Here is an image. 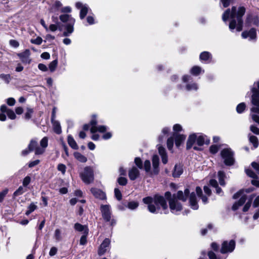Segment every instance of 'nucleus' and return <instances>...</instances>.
<instances>
[{
    "label": "nucleus",
    "mask_w": 259,
    "mask_h": 259,
    "mask_svg": "<svg viewBox=\"0 0 259 259\" xmlns=\"http://www.w3.org/2000/svg\"><path fill=\"white\" fill-rule=\"evenodd\" d=\"M245 12V9L243 7H239L238 11L235 7L232 8L231 10L227 9L223 15V20L226 22L229 18L231 21L229 24V28L232 30L235 28L237 31H240L242 29V17Z\"/></svg>",
    "instance_id": "nucleus-1"
},
{
    "label": "nucleus",
    "mask_w": 259,
    "mask_h": 259,
    "mask_svg": "<svg viewBox=\"0 0 259 259\" xmlns=\"http://www.w3.org/2000/svg\"><path fill=\"white\" fill-rule=\"evenodd\" d=\"M189 194L190 191L188 188L184 190V193L182 191H179L176 195L174 194L172 196V197H171V193L169 192L165 193V197L169 201V208L173 213L177 214L182 209V206L178 202V199L185 201Z\"/></svg>",
    "instance_id": "nucleus-2"
},
{
    "label": "nucleus",
    "mask_w": 259,
    "mask_h": 259,
    "mask_svg": "<svg viewBox=\"0 0 259 259\" xmlns=\"http://www.w3.org/2000/svg\"><path fill=\"white\" fill-rule=\"evenodd\" d=\"M249 189L246 190H241L237 192L233 195L234 199L239 198V200L236 202L232 206V209L236 210L238 208L242 205L246 200H247L246 203L245 204L243 208V211L244 212L247 211L250 208L253 198H254L253 195H247V194L250 192Z\"/></svg>",
    "instance_id": "nucleus-3"
},
{
    "label": "nucleus",
    "mask_w": 259,
    "mask_h": 259,
    "mask_svg": "<svg viewBox=\"0 0 259 259\" xmlns=\"http://www.w3.org/2000/svg\"><path fill=\"white\" fill-rule=\"evenodd\" d=\"M144 203L148 205L149 211L151 213H156L157 210L160 209V207L163 210L167 208L166 202L163 196L155 195L153 197H147L143 199Z\"/></svg>",
    "instance_id": "nucleus-4"
},
{
    "label": "nucleus",
    "mask_w": 259,
    "mask_h": 259,
    "mask_svg": "<svg viewBox=\"0 0 259 259\" xmlns=\"http://www.w3.org/2000/svg\"><path fill=\"white\" fill-rule=\"evenodd\" d=\"M259 81L254 83L253 87L251 88L252 95L251 96V104L252 107L250 108V116L252 120L259 124V116L256 114H259Z\"/></svg>",
    "instance_id": "nucleus-5"
},
{
    "label": "nucleus",
    "mask_w": 259,
    "mask_h": 259,
    "mask_svg": "<svg viewBox=\"0 0 259 259\" xmlns=\"http://www.w3.org/2000/svg\"><path fill=\"white\" fill-rule=\"evenodd\" d=\"M196 142L199 146H201L204 144H209L210 140L205 135L201 133H193L189 135L187 142V149H190Z\"/></svg>",
    "instance_id": "nucleus-6"
},
{
    "label": "nucleus",
    "mask_w": 259,
    "mask_h": 259,
    "mask_svg": "<svg viewBox=\"0 0 259 259\" xmlns=\"http://www.w3.org/2000/svg\"><path fill=\"white\" fill-rule=\"evenodd\" d=\"M59 19L63 23L68 22L65 25V30L63 35L64 36H68L74 31V25L75 20L71 15L62 14L59 16Z\"/></svg>",
    "instance_id": "nucleus-7"
},
{
    "label": "nucleus",
    "mask_w": 259,
    "mask_h": 259,
    "mask_svg": "<svg viewBox=\"0 0 259 259\" xmlns=\"http://www.w3.org/2000/svg\"><path fill=\"white\" fill-rule=\"evenodd\" d=\"M159 159L157 155H155L152 157V167L151 169V163L149 160H146L144 162V168L146 172L150 176L156 175L159 171Z\"/></svg>",
    "instance_id": "nucleus-8"
},
{
    "label": "nucleus",
    "mask_w": 259,
    "mask_h": 259,
    "mask_svg": "<svg viewBox=\"0 0 259 259\" xmlns=\"http://www.w3.org/2000/svg\"><path fill=\"white\" fill-rule=\"evenodd\" d=\"M221 155L226 165H232L235 162L234 153L230 148H225L221 152Z\"/></svg>",
    "instance_id": "nucleus-9"
},
{
    "label": "nucleus",
    "mask_w": 259,
    "mask_h": 259,
    "mask_svg": "<svg viewBox=\"0 0 259 259\" xmlns=\"http://www.w3.org/2000/svg\"><path fill=\"white\" fill-rule=\"evenodd\" d=\"M80 177L84 183L89 184L92 183L94 180L93 168L90 166L84 167L83 171L80 173Z\"/></svg>",
    "instance_id": "nucleus-10"
},
{
    "label": "nucleus",
    "mask_w": 259,
    "mask_h": 259,
    "mask_svg": "<svg viewBox=\"0 0 259 259\" xmlns=\"http://www.w3.org/2000/svg\"><path fill=\"white\" fill-rule=\"evenodd\" d=\"M92 118V119L90 121L91 125L90 131L92 133H95L97 132L104 133L107 131L108 128L106 126L97 125L96 115H93Z\"/></svg>",
    "instance_id": "nucleus-11"
},
{
    "label": "nucleus",
    "mask_w": 259,
    "mask_h": 259,
    "mask_svg": "<svg viewBox=\"0 0 259 259\" xmlns=\"http://www.w3.org/2000/svg\"><path fill=\"white\" fill-rule=\"evenodd\" d=\"M235 242L233 240L229 241H225L222 244L221 252L222 253H227L232 252L235 249Z\"/></svg>",
    "instance_id": "nucleus-12"
},
{
    "label": "nucleus",
    "mask_w": 259,
    "mask_h": 259,
    "mask_svg": "<svg viewBox=\"0 0 259 259\" xmlns=\"http://www.w3.org/2000/svg\"><path fill=\"white\" fill-rule=\"evenodd\" d=\"M100 210L103 218L106 222H109L111 220V207L108 204L101 205Z\"/></svg>",
    "instance_id": "nucleus-13"
},
{
    "label": "nucleus",
    "mask_w": 259,
    "mask_h": 259,
    "mask_svg": "<svg viewBox=\"0 0 259 259\" xmlns=\"http://www.w3.org/2000/svg\"><path fill=\"white\" fill-rule=\"evenodd\" d=\"M192 77L189 75H184L183 77V81L187 83L186 89L187 91H196L198 89V84L195 82H190Z\"/></svg>",
    "instance_id": "nucleus-14"
},
{
    "label": "nucleus",
    "mask_w": 259,
    "mask_h": 259,
    "mask_svg": "<svg viewBox=\"0 0 259 259\" xmlns=\"http://www.w3.org/2000/svg\"><path fill=\"white\" fill-rule=\"evenodd\" d=\"M28 148L30 151L35 150V155H40L43 154L45 151V149L42 147H39L37 146V142L34 140H31L28 145Z\"/></svg>",
    "instance_id": "nucleus-15"
},
{
    "label": "nucleus",
    "mask_w": 259,
    "mask_h": 259,
    "mask_svg": "<svg viewBox=\"0 0 259 259\" xmlns=\"http://www.w3.org/2000/svg\"><path fill=\"white\" fill-rule=\"evenodd\" d=\"M75 6L77 9H80L79 17L81 19L84 18L85 16L87 14L89 8L86 4H83L80 2H77L75 4Z\"/></svg>",
    "instance_id": "nucleus-16"
},
{
    "label": "nucleus",
    "mask_w": 259,
    "mask_h": 259,
    "mask_svg": "<svg viewBox=\"0 0 259 259\" xmlns=\"http://www.w3.org/2000/svg\"><path fill=\"white\" fill-rule=\"evenodd\" d=\"M110 240L108 238H106L101 243L98 249V254L102 255L109 249Z\"/></svg>",
    "instance_id": "nucleus-17"
},
{
    "label": "nucleus",
    "mask_w": 259,
    "mask_h": 259,
    "mask_svg": "<svg viewBox=\"0 0 259 259\" xmlns=\"http://www.w3.org/2000/svg\"><path fill=\"white\" fill-rule=\"evenodd\" d=\"M241 35L243 38L249 37L250 40H255L256 38V29L251 28L249 31H244L242 33Z\"/></svg>",
    "instance_id": "nucleus-18"
},
{
    "label": "nucleus",
    "mask_w": 259,
    "mask_h": 259,
    "mask_svg": "<svg viewBox=\"0 0 259 259\" xmlns=\"http://www.w3.org/2000/svg\"><path fill=\"white\" fill-rule=\"evenodd\" d=\"M18 56L23 63L29 64L31 62V59L29 58L30 51L26 50L22 53L18 54Z\"/></svg>",
    "instance_id": "nucleus-19"
},
{
    "label": "nucleus",
    "mask_w": 259,
    "mask_h": 259,
    "mask_svg": "<svg viewBox=\"0 0 259 259\" xmlns=\"http://www.w3.org/2000/svg\"><path fill=\"white\" fill-rule=\"evenodd\" d=\"M91 193L96 198L101 200L106 199V196L104 192L101 190L96 189L92 188L91 189Z\"/></svg>",
    "instance_id": "nucleus-20"
},
{
    "label": "nucleus",
    "mask_w": 259,
    "mask_h": 259,
    "mask_svg": "<svg viewBox=\"0 0 259 259\" xmlns=\"http://www.w3.org/2000/svg\"><path fill=\"white\" fill-rule=\"evenodd\" d=\"M54 118H55V114H54V112H53L52 116V123L53 124V129H54V132L57 134H60L62 132L60 124L59 121L55 120L54 119Z\"/></svg>",
    "instance_id": "nucleus-21"
},
{
    "label": "nucleus",
    "mask_w": 259,
    "mask_h": 259,
    "mask_svg": "<svg viewBox=\"0 0 259 259\" xmlns=\"http://www.w3.org/2000/svg\"><path fill=\"white\" fill-rule=\"evenodd\" d=\"M189 203L192 209L196 210L198 208L199 206L194 192H192L190 195Z\"/></svg>",
    "instance_id": "nucleus-22"
},
{
    "label": "nucleus",
    "mask_w": 259,
    "mask_h": 259,
    "mask_svg": "<svg viewBox=\"0 0 259 259\" xmlns=\"http://www.w3.org/2000/svg\"><path fill=\"white\" fill-rule=\"evenodd\" d=\"M140 175L139 169L136 167H133L128 171V177L131 180L134 181L136 180Z\"/></svg>",
    "instance_id": "nucleus-23"
},
{
    "label": "nucleus",
    "mask_w": 259,
    "mask_h": 259,
    "mask_svg": "<svg viewBox=\"0 0 259 259\" xmlns=\"http://www.w3.org/2000/svg\"><path fill=\"white\" fill-rule=\"evenodd\" d=\"M173 137L175 138V144L177 147H179L186 139L185 135L178 134L177 133H174Z\"/></svg>",
    "instance_id": "nucleus-24"
},
{
    "label": "nucleus",
    "mask_w": 259,
    "mask_h": 259,
    "mask_svg": "<svg viewBox=\"0 0 259 259\" xmlns=\"http://www.w3.org/2000/svg\"><path fill=\"white\" fill-rule=\"evenodd\" d=\"M245 171L247 176L254 179L251 181L252 185L259 187V181L256 179V174L250 169H246Z\"/></svg>",
    "instance_id": "nucleus-25"
},
{
    "label": "nucleus",
    "mask_w": 259,
    "mask_h": 259,
    "mask_svg": "<svg viewBox=\"0 0 259 259\" xmlns=\"http://www.w3.org/2000/svg\"><path fill=\"white\" fill-rule=\"evenodd\" d=\"M199 58L201 61L208 63L211 61L212 56L208 52H203L200 54Z\"/></svg>",
    "instance_id": "nucleus-26"
},
{
    "label": "nucleus",
    "mask_w": 259,
    "mask_h": 259,
    "mask_svg": "<svg viewBox=\"0 0 259 259\" xmlns=\"http://www.w3.org/2000/svg\"><path fill=\"white\" fill-rule=\"evenodd\" d=\"M158 151L161 157L162 162L163 164L167 163L168 161V157L165 149L162 146H159L158 147Z\"/></svg>",
    "instance_id": "nucleus-27"
},
{
    "label": "nucleus",
    "mask_w": 259,
    "mask_h": 259,
    "mask_svg": "<svg viewBox=\"0 0 259 259\" xmlns=\"http://www.w3.org/2000/svg\"><path fill=\"white\" fill-rule=\"evenodd\" d=\"M183 170L181 164H176L172 173L174 177H179L183 173Z\"/></svg>",
    "instance_id": "nucleus-28"
},
{
    "label": "nucleus",
    "mask_w": 259,
    "mask_h": 259,
    "mask_svg": "<svg viewBox=\"0 0 259 259\" xmlns=\"http://www.w3.org/2000/svg\"><path fill=\"white\" fill-rule=\"evenodd\" d=\"M74 229L79 232H82L84 234L87 235L88 233V229L86 226L82 225L79 223H76L74 225Z\"/></svg>",
    "instance_id": "nucleus-29"
},
{
    "label": "nucleus",
    "mask_w": 259,
    "mask_h": 259,
    "mask_svg": "<svg viewBox=\"0 0 259 259\" xmlns=\"http://www.w3.org/2000/svg\"><path fill=\"white\" fill-rule=\"evenodd\" d=\"M196 192L197 196L199 197H201L202 202L204 204H206L207 202V198L205 196L202 195V191L200 187H197L196 188Z\"/></svg>",
    "instance_id": "nucleus-30"
},
{
    "label": "nucleus",
    "mask_w": 259,
    "mask_h": 259,
    "mask_svg": "<svg viewBox=\"0 0 259 259\" xmlns=\"http://www.w3.org/2000/svg\"><path fill=\"white\" fill-rule=\"evenodd\" d=\"M201 72L203 73L204 71L202 70L201 68L198 66L193 67L190 70L191 73L195 76L199 75Z\"/></svg>",
    "instance_id": "nucleus-31"
},
{
    "label": "nucleus",
    "mask_w": 259,
    "mask_h": 259,
    "mask_svg": "<svg viewBox=\"0 0 259 259\" xmlns=\"http://www.w3.org/2000/svg\"><path fill=\"white\" fill-rule=\"evenodd\" d=\"M68 143L69 146L74 149H77L78 148L76 142L71 136L68 137Z\"/></svg>",
    "instance_id": "nucleus-32"
},
{
    "label": "nucleus",
    "mask_w": 259,
    "mask_h": 259,
    "mask_svg": "<svg viewBox=\"0 0 259 259\" xmlns=\"http://www.w3.org/2000/svg\"><path fill=\"white\" fill-rule=\"evenodd\" d=\"M74 155L75 158L81 162H85L87 161V158L79 152H75Z\"/></svg>",
    "instance_id": "nucleus-33"
},
{
    "label": "nucleus",
    "mask_w": 259,
    "mask_h": 259,
    "mask_svg": "<svg viewBox=\"0 0 259 259\" xmlns=\"http://www.w3.org/2000/svg\"><path fill=\"white\" fill-rule=\"evenodd\" d=\"M26 191V189H25L23 186H20L18 189L14 193L13 197L15 198L16 196L21 195Z\"/></svg>",
    "instance_id": "nucleus-34"
},
{
    "label": "nucleus",
    "mask_w": 259,
    "mask_h": 259,
    "mask_svg": "<svg viewBox=\"0 0 259 259\" xmlns=\"http://www.w3.org/2000/svg\"><path fill=\"white\" fill-rule=\"evenodd\" d=\"M58 65V60L57 59L52 61L49 65V68L51 72L55 71Z\"/></svg>",
    "instance_id": "nucleus-35"
},
{
    "label": "nucleus",
    "mask_w": 259,
    "mask_h": 259,
    "mask_svg": "<svg viewBox=\"0 0 259 259\" xmlns=\"http://www.w3.org/2000/svg\"><path fill=\"white\" fill-rule=\"evenodd\" d=\"M218 177L220 185L222 186H224L225 185L224 179L226 177L225 173L222 171H219Z\"/></svg>",
    "instance_id": "nucleus-36"
},
{
    "label": "nucleus",
    "mask_w": 259,
    "mask_h": 259,
    "mask_svg": "<svg viewBox=\"0 0 259 259\" xmlns=\"http://www.w3.org/2000/svg\"><path fill=\"white\" fill-rule=\"evenodd\" d=\"M249 139L250 142L253 145L254 148L257 147V146L258 145L257 138L254 136H251L249 135Z\"/></svg>",
    "instance_id": "nucleus-37"
},
{
    "label": "nucleus",
    "mask_w": 259,
    "mask_h": 259,
    "mask_svg": "<svg viewBox=\"0 0 259 259\" xmlns=\"http://www.w3.org/2000/svg\"><path fill=\"white\" fill-rule=\"evenodd\" d=\"M37 208V206L34 203H31L28 207V210L26 211L25 214L27 215L30 214L31 212L34 211Z\"/></svg>",
    "instance_id": "nucleus-38"
},
{
    "label": "nucleus",
    "mask_w": 259,
    "mask_h": 259,
    "mask_svg": "<svg viewBox=\"0 0 259 259\" xmlns=\"http://www.w3.org/2000/svg\"><path fill=\"white\" fill-rule=\"evenodd\" d=\"M139 206V203L137 201H131L127 203V207L131 209L134 210L136 209Z\"/></svg>",
    "instance_id": "nucleus-39"
},
{
    "label": "nucleus",
    "mask_w": 259,
    "mask_h": 259,
    "mask_svg": "<svg viewBox=\"0 0 259 259\" xmlns=\"http://www.w3.org/2000/svg\"><path fill=\"white\" fill-rule=\"evenodd\" d=\"M0 78L2 79L6 83H9L11 80V77L10 74H0Z\"/></svg>",
    "instance_id": "nucleus-40"
},
{
    "label": "nucleus",
    "mask_w": 259,
    "mask_h": 259,
    "mask_svg": "<svg viewBox=\"0 0 259 259\" xmlns=\"http://www.w3.org/2000/svg\"><path fill=\"white\" fill-rule=\"evenodd\" d=\"M246 108V105L244 103L239 104L236 107V111L238 113H242Z\"/></svg>",
    "instance_id": "nucleus-41"
},
{
    "label": "nucleus",
    "mask_w": 259,
    "mask_h": 259,
    "mask_svg": "<svg viewBox=\"0 0 259 259\" xmlns=\"http://www.w3.org/2000/svg\"><path fill=\"white\" fill-rule=\"evenodd\" d=\"M54 237L57 241H60L62 239L61 232L60 229H57L55 230Z\"/></svg>",
    "instance_id": "nucleus-42"
},
{
    "label": "nucleus",
    "mask_w": 259,
    "mask_h": 259,
    "mask_svg": "<svg viewBox=\"0 0 259 259\" xmlns=\"http://www.w3.org/2000/svg\"><path fill=\"white\" fill-rule=\"evenodd\" d=\"M174 137H170L167 139V147L168 150H172V147L174 145Z\"/></svg>",
    "instance_id": "nucleus-43"
},
{
    "label": "nucleus",
    "mask_w": 259,
    "mask_h": 259,
    "mask_svg": "<svg viewBox=\"0 0 259 259\" xmlns=\"http://www.w3.org/2000/svg\"><path fill=\"white\" fill-rule=\"evenodd\" d=\"M41 147L46 149L48 145V138L46 137H44L40 142Z\"/></svg>",
    "instance_id": "nucleus-44"
},
{
    "label": "nucleus",
    "mask_w": 259,
    "mask_h": 259,
    "mask_svg": "<svg viewBox=\"0 0 259 259\" xmlns=\"http://www.w3.org/2000/svg\"><path fill=\"white\" fill-rule=\"evenodd\" d=\"M57 169L64 175L66 172V166L64 164L60 163L57 166Z\"/></svg>",
    "instance_id": "nucleus-45"
},
{
    "label": "nucleus",
    "mask_w": 259,
    "mask_h": 259,
    "mask_svg": "<svg viewBox=\"0 0 259 259\" xmlns=\"http://www.w3.org/2000/svg\"><path fill=\"white\" fill-rule=\"evenodd\" d=\"M7 114L9 118L11 119H14L16 118V116L14 112L11 109H9L7 111Z\"/></svg>",
    "instance_id": "nucleus-46"
},
{
    "label": "nucleus",
    "mask_w": 259,
    "mask_h": 259,
    "mask_svg": "<svg viewBox=\"0 0 259 259\" xmlns=\"http://www.w3.org/2000/svg\"><path fill=\"white\" fill-rule=\"evenodd\" d=\"M33 112V110L31 108H27V111L25 114V118L26 119H29L31 117V114Z\"/></svg>",
    "instance_id": "nucleus-47"
},
{
    "label": "nucleus",
    "mask_w": 259,
    "mask_h": 259,
    "mask_svg": "<svg viewBox=\"0 0 259 259\" xmlns=\"http://www.w3.org/2000/svg\"><path fill=\"white\" fill-rule=\"evenodd\" d=\"M115 196L118 200H120L122 198V195L120 191L118 188H115L114 189Z\"/></svg>",
    "instance_id": "nucleus-48"
},
{
    "label": "nucleus",
    "mask_w": 259,
    "mask_h": 259,
    "mask_svg": "<svg viewBox=\"0 0 259 259\" xmlns=\"http://www.w3.org/2000/svg\"><path fill=\"white\" fill-rule=\"evenodd\" d=\"M219 149V147L216 145H211L209 148V151L212 154H215Z\"/></svg>",
    "instance_id": "nucleus-49"
},
{
    "label": "nucleus",
    "mask_w": 259,
    "mask_h": 259,
    "mask_svg": "<svg viewBox=\"0 0 259 259\" xmlns=\"http://www.w3.org/2000/svg\"><path fill=\"white\" fill-rule=\"evenodd\" d=\"M135 163L140 169H142L143 168L142 162L140 158L136 157L135 159Z\"/></svg>",
    "instance_id": "nucleus-50"
},
{
    "label": "nucleus",
    "mask_w": 259,
    "mask_h": 259,
    "mask_svg": "<svg viewBox=\"0 0 259 259\" xmlns=\"http://www.w3.org/2000/svg\"><path fill=\"white\" fill-rule=\"evenodd\" d=\"M8 192V189H5L3 191L0 192V202H2L3 201L5 197L6 196Z\"/></svg>",
    "instance_id": "nucleus-51"
},
{
    "label": "nucleus",
    "mask_w": 259,
    "mask_h": 259,
    "mask_svg": "<svg viewBox=\"0 0 259 259\" xmlns=\"http://www.w3.org/2000/svg\"><path fill=\"white\" fill-rule=\"evenodd\" d=\"M118 183L120 185L124 186L127 183V179L124 177H120L118 179Z\"/></svg>",
    "instance_id": "nucleus-52"
},
{
    "label": "nucleus",
    "mask_w": 259,
    "mask_h": 259,
    "mask_svg": "<svg viewBox=\"0 0 259 259\" xmlns=\"http://www.w3.org/2000/svg\"><path fill=\"white\" fill-rule=\"evenodd\" d=\"M42 41V39L40 37H37L35 39L31 40V42L36 45H40Z\"/></svg>",
    "instance_id": "nucleus-53"
},
{
    "label": "nucleus",
    "mask_w": 259,
    "mask_h": 259,
    "mask_svg": "<svg viewBox=\"0 0 259 259\" xmlns=\"http://www.w3.org/2000/svg\"><path fill=\"white\" fill-rule=\"evenodd\" d=\"M31 181V178L29 176H26L23 181V186L24 187H26L30 183Z\"/></svg>",
    "instance_id": "nucleus-54"
},
{
    "label": "nucleus",
    "mask_w": 259,
    "mask_h": 259,
    "mask_svg": "<svg viewBox=\"0 0 259 259\" xmlns=\"http://www.w3.org/2000/svg\"><path fill=\"white\" fill-rule=\"evenodd\" d=\"M71 11L72 9L69 6L63 7L61 9V12L63 13H71Z\"/></svg>",
    "instance_id": "nucleus-55"
},
{
    "label": "nucleus",
    "mask_w": 259,
    "mask_h": 259,
    "mask_svg": "<svg viewBox=\"0 0 259 259\" xmlns=\"http://www.w3.org/2000/svg\"><path fill=\"white\" fill-rule=\"evenodd\" d=\"M173 130L175 132L174 133H177V132H180L182 130V127L180 124H176L173 126Z\"/></svg>",
    "instance_id": "nucleus-56"
},
{
    "label": "nucleus",
    "mask_w": 259,
    "mask_h": 259,
    "mask_svg": "<svg viewBox=\"0 0 259 259\" xmlns=\"http://www.w3.org/2000/svg\"><path fill=\"white\" fill-rule=\"evenodd\" d=\"M38 68L40 70L44 72H46L48 70L47 66L46 65L42 63H39L38 65Z\"/></svg>",
    "instance_id": "nucleus-57"
},
{
    "label": "nucleus",
    "mask_w": 259,
    "mask_h": 259,
    "mask_svg": "<svg viewBox=\"0 0 259 259\" xmlns=\"http://www.w3.org/2000/svg\"><path fill=\"white\" fill-rule=\"evenodd\" d=\"M250 131L256 135H259V128L254 125H251L250 127Z\"/></svg>",
    "instance_id": "nucleus-58"
},
{
    "label": "nucleus",
    "mask_w": 259,
    "mask_h": 259,
    "mask_svg": "<svg viewBox=\"0 0 259 259\" xmlns=\"http://www.w3.org/2000/svg\"><path fill=\"white\" fill-rule=\"evenodd\" d=\"M16 103L15 100L13 98H9L7 100V103L9 106H13Z\"/></svg>",
    "instance_id": "nucleus-59"
},
{
    "label": "nucleus",
    "mask_w": 259,
    "mask_h": 259,
    "mask_svg": "<svg viewBox=\"0 0 259 259\" xmlns=\"http://www.w3.org/2000/svg\"><path fill=\"white\" fill-rule=\"evenodd\" d=\"M87 235L86 234H84V235L82 236L80 239V244L81 245H85L87 243Z\"/></svg>",
    "instance_id": "nucleus-60"
},
{
    "label": "nucleus",
    "mask_w": 259,
    "mask_h": 259,
    "mask_svg": "<svg viewBox=\"0 0 259 259\" xmlns=\"http://www.w3.org/2000/svg\"><path fill=\"white\" fill-rule=\"evenodd\" d=\"M87 21L89 24L92 25L95 23V20L93 16H89L87 18Z\"/></svg>",
    "instance_id": "nucleus-61"
},
{
    "label": "nucleus",
    "mask_w": 259,
    "mask_h": 259,
    "mask_svg": "<svg viewBox=\"0 0 259 259\" xmlns=\"http://www.w3.org/2000/svg\"><path fill=\"white\" fill-rule=\"evenodd\" d=\"M57 252V248L56 247H52L49 252V255L50 256L55 255Z\"/></svg>",
    "instance_id": "nucleus-62"
},
{
    "label": "nucleus",
    "mask_w": 259,
    "mask_h": 259,
    "mask_svg": "<svg viewBox=\"0 0 259 259\" xmlns=\"http://www.w3.org/2000/svg\"><path fill=\"white\" fill-rule=\"evenodd\" d=\"M252 166L256 171L257 173L259 174V163L253 162L251 163Z\"/></svg>",
    "instance_id": "nucleus-63"
},
{
    "label": "nucleus",
    "mask_w": 259,
    "mask_h": 259,
    "mask_svg": "<svg viewBox=\"0 0 259 259\" xmlns=\"http://www.w3.org/2000/svg\"><path fill=\"white\" fill-rule=\"evenodd\" d=\"M10 44L11 45V46H12L14 48H17L19 45V42L17 40H15L14 39L10 40Z\"/></svg>",
    "instance_id": "nucleus-64"
}]
</instances>
